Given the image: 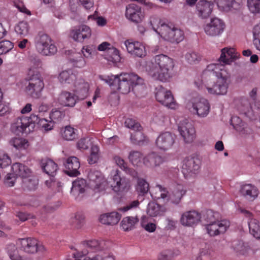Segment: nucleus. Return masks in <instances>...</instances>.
Segmentation results:
<instances>
[{
	"instance_id": "obj_1",
	"label": "nucleus",
	"mask_w": 260,
	"mask_h": 260,
	"mask_svg": "<svg viewBox=\"0 0 260 260\" xmlns=\"http://www.w3.org/2000/svg\"><path fill=\"white\" fill-rule=\"evenodd\" d=\"M230 76L225 65L212 63L203 72L201 81H195L194 84L199 89H207L210 94L223 95L227 92Z\"/></svg>"
},
{
	"instance_id": "obj_2",
	"label": "nucleus",
	"mask_w": 260,
	"mask_h": 260,
	"mask_svg": "<svg viewBox=\"0 0 260 260\" xmlns=\"http://www.w3.org/2000/svg\"><path fill=\"white\" fill-rule=\"evenodd\" d=\"M88 182L83 178H78L73 182L71 193L74 196L83 193L88 186L95 192H104L109 187L108 182L102 173L98 171L90 170L88 174Z\"/></svg>"
},
{
	"instance_id": "obj_3",
	"label": "nucleus",
	"mask_w": 260,
	"mask_h": 260,
	"mask_svg": "<svg viewBox=\"0 0 260 260\" xmlns=\"http://www.w3.org/2000/svg\"><path fill=\"white\" fill-rule=\"evenodd\" d=\"M174 66L173 59L161 54L154 57L147 72L154 80L166 82L172 77Z\"/></svg>"
},
{
	"instance_id": "obj_4",
	"label": "nucleus",
	"mask_w": 260,
	"mask_h": 260,
	"mask_svg": "<svg viewBox=\"0 0 260 260\" xmlns=\"http://www.w3.org/2000/svg\"><path fill=\"white\" fill-rule=\"evenodd\" d=\"M101 79L113 89H116L122 94L129 93L134 86L142 85L144 83V80L134 73H121L116 75L101 77Z\"/></svg>"
},
{
	"instance_id": "obj_5",
	"label": "nucleus",
	"mask_w": 260,
	"mask_h": 260,
	"mask_svg": "<svg viewBox=\"0 0 260 260\" xmlns=\"http://www.w3.org/2000/svg\"><path fill=\"white\" fill-rule=\"evenodd\" d=\"M150 193L154 200H162L164 202H170L173 204H178L186 194V189L182 184H177L174 186L171 192L169 193L166 187L160 185H156L151 189Z\"/></svg>"
},
{
	"instance_id": "obj_6",
	"label": "nucleus",
	"mask_w": 260,
	"mask_h": 260,
	"mask_svg": "<svg viewBox=\"0 0 260 260\" xmlns=\"http://www.w3.org/2000/svg\"><path fill=\"white\" fill-rule=\"evenodd\" d=\"M12 172L22 179V187L25 189H34L38 184V180L32 171L27 166L20 163H15L12 166Z\"/></svg>"
},
{
	"instance_id": "obj_7",
	"label": "nucleus",
	"mask_w": 260,
	"mask_h": 260,
	"mask_svg": "<svg viewBox=\"0 0 260 260\" xmlns=\"http://www.w3.org/2000/svg\"><path fill=\"white\" fill-rule=\"evenodd\" d=\"M38 116L32 114L29 117L21 116L17 118L12 124L11 131L16 135L28 134L34 131Z\"/></svg>"
},
{
	"instance_id": "obj_8",
	"label": "nucleus",
	"mask_w": 260,
	"mask_h": 260,
	"mask_svg": "<svg viewBox=\"0 0 260 260\" xmlns=\"http://www.w3.org/2000/svg\"><path fill=\"white\" fill-rule=\"evenodd\" d=\"M158 35L165 40L171 43H178L184 39L183 32L172 24L166 23L161 25Z\"/></svg>"
},
{
	"instance_id": "obj_9",
	"label": "nucleus",
	"mask_w": 260,
	"mask_h": 260,
	"mask_svg": "<svg viewBox=\"0 0 260 260\" xmlns=\"http://www.w3.org/2000/svg\"><path fill=\"white\" fill-rule=\"evenodd\" d=\"M201 161L197 157H187L183 162L182 172L186 179L194 177L200 169Z\"/></svg>"
},
{
	"instance_id": "obj_10",
	"label": "nucleus",
	"mask_w": 260,
	"mask_h": 260,
	"mask_svg": "<svg viewBox=\"0 0 260 260\" xmlns=\"http://www.w3.org/2000/svg\"><path fill=\"white\" fill-rule=\"evenodd\" d=\"M44 87V84L40 74L36 73L30 77L26 86V91L31 97L37 98L40 96Z\"/></svg>"
},
{
	"instance_id": "obj_11",
	"label": "nucleus",
	"mask_w": 260,
	"mask_h": 260,
	"mask_svg": "<svg viewBox=\"0 0 260 260\" xmlns=\"http://www.w3.org/2000/svg\"><path fill=\"white\" fill-rule=\"evenodd\" d=\"M120 172L116 170L111 178V187L114 191L123 192L127 191L130 188V182L128 179L120 176Z\"/></svg>"
},
{
	"instance_id": "obj_12",
	"label": "nucleus",
	"mask_w": 260,
	"mask_h": 260,
	"mask_svg": "<svg viewBox=\"0 0 260 260\" xmlns=\"http://www.w3.org/2000/svg\"><path fill=\"white\" fill-rule=\"evenodd\" d=\"M155 98L158 102L170 109H174L177 106L171 92L161 86L156 88Z\"/></svg>"
},
{
	"instance_id": "obj_13",
	"label": "nucleus",
	"mask_w": 260,
	"mask_h": 260,
	"mask_svg": "<svg viewBox=\"0 0 260 260\" xmlns=\"http://www.w3.org/2000/svg\"><path fill=\"white\" fill-rule=\"evenodd\" d=\"M225 27V23L221 19L214 17L211 19L210 22L204 26V29L208 36L215 37L220 36L223 32Z\"/></svg>"
},
{
	"instance_id": "obj_14",
	"label": "nucleus",
	"mask_w": 260,
	"mask_h": 260,
	"mask_svg": "<svg viewBox=\"0 0 260 260\" xmlns=\"http://www.w3.org/2000/svg\"><path fill=\"white\" fill-rule=\"evenodd\" d=\"M230 222L226 219L213 221L206 226L207 233L211 236H215L224 233L230 227Z\"/></svg>"
},
{
	"instance_id": "obj_15",
	"label": "nucleus",
	"mask_w": 260,
	"mask_h": 260,
	"mask_svg": "<svg viewBox=\"0 0 260 260\" xmlns=\"http://www.w3.org/2000/svg\"><path fill=\"white\" fill-rule=\"evenodd\" d=\"M178 131L186 143H192L196 138V131L193 125L186 119L178 125Z\"/></svg>"
},
{
	"instance_id": "obj_16",
	"label": "nucleus",
	"mask_w": 260,
	"mask_h": 260,
	"mask_svg": "<svg viewBox=\"0 0 260 260\" xmlns=\"http://www.w3.org/2000/svg\"><path fill=\"white\" fill-rule=\"evenodd\" d=\"M175 139V135L171 132L161 133L155 141L156 146L160 150L167 151L172 148Z\"/></svg>"
},
{
	"instance_id": "obj_17",
	"label": "nucleus",
	"mask_w": 260,
	"mask_h": 260,
	"mask_svg": "<svg viewBox=\"0 0 260 260\" xmlns=\"http://www.w3.org/2000/svg\"><path fill=\"white\" fill-rule=\"evenodd\" d=\"M19 243L20 249L28 254H34L44 249V246L39 244L38 241L34 238L21 239L19 240Z\"/></svg>"
},
{
	"instance_id": "obj_18",
	"label": "nucleus",
	"mask_w": 260,
	"mask_h": 260,
	"mask_svg": "<svg viewBox=\"0 0 260 260\" xmlns=\"http://www.w3.org/2000/svg\"><path fill=\"white\" fill-rule=\"evenodd\" d=\"M214 6L212 1L200 0L196 5V13L199 17L207 19L211 15Z\"/></svg>"
},
{
	"instance_id": "obj_19",
	"label": "nucleus",
	"mask_w": 260,
	"mask_h": 260,
	"mask_svg": "<svg viewBox=\"0 0 260 260\" xmlns=\"http://www.w3.org/2000/svg\"><path fill=\"white\" fill-rule=\"evenodd\" d=\"M35 46L37 51L42 55L49 54V35L41 32L36 38Z\"/></svg>"
},
{
	"instance_id": "obj_20",
	"label": "nucleus",
	"mask_w": 260,
	"mask_h": 260,
	"mask_svg": "<svg viewBox=\"0 0 260 260\" xmlns=\"http://www.w3.org/2000/svg\"><path fill=\"white\" fill-rule=\"evenodd\" d=\"M125 17L133 22L139 23L142 20L144 16L141 7L133 3L126 6Z\"/></svg>"
},
{
	"instance_id": "obj_21",
	"label": "nucleus",
	"mask_w": 260,
	"mask_h": 260,
	"mask_svg": "<svg viewBox=\"0 0 260 260\" xmlns=\"http://www.w3.org/2000/svg\"><path fill=\"white\" fill-rule=\"evenodd\" d=\"M124 45L127 52L133 56L143 57L145 55V47L139 42L127 40L124 42Z\"/></svg>"
},
{
	"instance_id": "obj_22",
	"label": "nucleus",
	"mask_w": 260,
	"mask_h": 260,
	"mask_svg": "<svg viewBox=\"0 0 260 260\" xmlns=\"http://www.w3.org/2000/svg\"><path fill=\"white\" fill-rule=\"evenodd\" d=\"M65 173L71 177H76L80 173L78 171L80 167L79 159L75 156H71L68 158L64 162Z\"/></svg>"
},
{
	"instance_id": "obj_23",
	"label": "nucleus",
	"mask_w": 260,
	"mask_h": 260,
	"mask_svg": "<svg viewBox=\"0 0 260 260\" xmlns=\"http://www.w3.org/2000/svg\"><path fill=\"white\" fill-rule=\"evenodd\" d=\"M202 218L201 213L192 210L184 212L181 217L180 222L185 226H192L197 224Z\"/></svg>"
},
{
	"instance_id": "obj_24",
	"label": "nucleus",
	"mask_w": 260,
	"mask_h": 260,
	"mask_svg": "<svg viewBox=\"0 0 260 260\" xmlns=\"http://www.w3.org/2000/svg\"><path fill=\"white\" fill-rule=\"evenodd\" d=\"M50 190L53 192H60L62 190L61 182L54 178L57 171L58 169L57 165L50 159Z\"/></svg>"
},
{
	"instance_id": "obj_25",
	"label": "nucleus",
	"mask_w": 260,
	"mask_h": 260,
	"mask_svg": "<svg viewBox=\"0 0 260 260\" xmlns=\"http://www.w3.org/2000/svg\"><path fill=\"white\" fill-rule=\"evenodd\" d=\"M241 212L249 218L248 226L250 233L256 239H260V223L256 219L253 218L252 214L244 209H240Z\"/></svg>"
},
{
	"instance_id": "obj_26",
	"label": "nucleus",
	"mask_w": 260,
	"mask_h": 260,
	"mask_svg": "<svg viewBox=\"0 0 260 260\" xmlns=\"http://www.w3.org/2000/svg\"><path fill=\"white\" fill-rule=\"evenodd\" d=\"M74 94L76 99L83 100L88 95L89 88V84L83 79H80L77 80L74 84Z\"/></svg>"
},
{
	"instance_id": "obj_27",
	"label": "nucleus",
	"mask_w": 260,
	"mask_h": 260,
	"mask_svg": "<svg viewBox=\"0 0 260 260\" xmlns=\"http://www.w3.org/2000/svg\"><path fill=\"white\" fill-rule=\"evenodd\" d=\"M239 192L246 199L252 201L258 196L259 193L257 188L251 184H245L240 186Z\"/></svg>"
},
{
	"instance_id": "obj_28",
	"label": "nucleus",
	"mask_w": 260,
	"mask_h": 260,
	"mask_svg": "<svg viewBox=\"0 0 260 260\" xmlns=\"http://www.w3.org/2000/svg\"><path fill=\"white\" fill-rule=\"evenodd\" d=\"M221 10L228 11L232 9L238 10L242 6V0H215Z\"/></svg>"
},
{
	"instance_id": "obj_29",
	"label": "nucleus",
	"mask_w": 260,
	"mask_h": 260,
	"mask_svg": "<svg viewBox=\"0 0 260 260\" xmlns=\"http://www.w3.org/2000/svg\"><path fill=\"white\" fill-rule=\"evenodd\" d=\"M193 110L200 117H206L209 112L210 105L206 99H201L192 105Z\"/></svg>"
},
{
	"instance_id": "obj_30",
	"label": "nucleus",
	"mask_w": 260,
	"mask_h": 260,
	"mask_svg": "<svg viewBox=\"0 0 260 260\" xmlns=\"http://www.w3.org/2000/svg\"><path fill=\"white\" fill-rule=\"evenodd\" d=\"M91 29L87 25H82L73 29L71 35L73 39L77 41L82 42L91 36Z\"/></svg>"
},
{
	"instance_id": "obj_31",
	"label": "nucleus",
	"mask_w": 260,
	"mask_h": 260,
	"mask_svg": "<svg viewBox=\"0 0 260 260\" xmlns=\"http://www.w3.org/2000/svg\"><path fill=\"white\" fill-rule=\"evenodd\" d=\"M231 124L242 136L246 137L252 133V129L248 127L247 124L237 116H233L231 118Z\"/></svg>"
},
{
	"instance_id": "obj_32",
	"label": "nucleus",
	"mask_w": 260,
	"mask_h": 260,
	"mask_svg": "<svg viewBox=\"0 0 260 260\" xmlns=\"http://www.w3.org/2000/svg\"><path fill=\"white\" fill-rule=\"evenodd\" d=\"M221 53L219 58L220 62L230 64L237 58V54L233 48L225 47L221 49Z\"/></svg>"
},
{
	"instance_id": "obj_33",
	"label": "nucleus",
	"mask_w": 260,
	"mask_h": 260,
	"mask_svg": "<svg viewBox=\"0 0 260 260\" xmlns=\"http://www.w3.org/2000/svg\"><path fill=\"white\" fill-rule=\"evenodd\" d=\"M58 101L64 106L73 107L76 103V98L74 94L63 91L59 95Z\"/></svg>"
},
{
	"instance_id": "obj_34",
	"label": "nucleus",
	"mask_w": 260,
	"mask_h": 260,
	"mask_svg": "<svg viewBox=\"0 0 260 260\" xmlns=\"http://www.w3.org/2000/svg\"><path fill=\"white\" fill-rule=\"evenodd\" d=\"M121 218V215L117 212H112L101 215L100 221L105 224L114 225L117 224Z\"/></svg>"
},
{
	"instance_id": "obj_35",
	"label": "nucleus",
	"mask_w": 260,
	"mask_h": 260,
	"mask_svg": "<svg viewBox=\"0 0 260 260\" xmlns=\"http://www.w3.org/2000/svg\"><path fill=\"white\" fill-rule=\"evenodd\" d=\"M164 161V158L157 153L152 152L143 158V164L148 167L159 166Z\"/></svg>"
},
{
	"instance_id": "obj_36",
	"label": "nucleus",
	"mask_w": 260,
	"mask_h": 260,
	"mask_svg": "<svg viewBox=\"0 0 260 260\" xmlns=\"http://www.w3.org/2000/svg\"><path fill=\"white\" fill-rule=\"evenodd\" d=\"M76 74L71 69L63 71L58 77L61 83L68 84H74L76 81Z\"/></svg>"
},
{
	"instance_id": "obj_37",
	"label": "nucleus",
	"mask_w": 260,
	"mask_h": 260,
	"mask_svg": "<svg viewBox=\"0 0 260 260\" xmlns=\"http://www.w3.org/2000/svg\"><path fill=\"white\" fill-rule=\"evenodd\" d=\"M10 144L19 151L26 150L29 146L28 141L22 138H13L11 139L10 141Z\"/></svg>"
},
{
	"instance_id": "obj_38",
	"label": "nucleus",
	"mask_w": 260,
	"mask_h": 260,
	"mask_svg": "<svg viewBox=\"0 0 260 260\" xmlns=\"http://www.w3.org/2000/svg\"><path fill=\"white\" fill-rule=\"evenodd\" d=\"M164 212V207L152 202L148 204L147 208V214L152 217L161 215Z\"/></svg>"
},
{
	"instance_id": "obj_39",
	"label": "nucleus",
	"mask_w": 260,
	"mask_h": 260,
	"mask_svg": "<svg viewBox=\"0 0 260 260\" xmlns=\"http://www.w3.org/2000/svg\"><path fill=\"white\" fill-rule=\"evenodd\" d=\"M139 221V219L137 216H127L124 217L121 222V226L125 231H127L133 229L135 225Z\"/></svg>"
},
{
	"instance_id": "obj_40",
	"label": "nucleus",
	"mask_w": 260,
	"mask_h": 260,
	"mask_svg": "<svg viewBox=\"0 0 260 260\" xmlns=\"http://www.w3.org/2000/svg\"><path fill=\"white\" fill-rule=\"evenodd\" d=\"M5 250L11 260H23L22 256L19 254L17 248L14 244L8 245Z\"/></svg>"
},
{
	"instance_id": "obj_41",
	"label": "nucleus",
	"mask_w": 260,
	"mask_h": 260,
	"mask_svg": "<svg viewBox=\"0 0 260 260\" xmlns=\"http://www.w3.org/2000/svg\"><path fill=\"white\" fill-rule=\"evenodd\" d=\"M106 59L108 61L113 63L120 62L121 56L119 51L115 47L109 48L107 51Z\"/></svg>"
},
{
	"instance_id": "obj_42",
	"label": "nucleus",
	"mask_w": 260,
	"mask_h": 260,
	"mask_svg": "<svg viewBox=\"0 0 260 260\" xmlns=\"http://www.w3.org/2000/svg\"><path fill=\"white\" fill-rule=\"evenodd\" d=\"M145 137L143 133V127L142 126L131 133V140L134 144L140 145L141 143L145 140Z\"/></svg>"
},
{
	"instance_id": "obj_43",
	"label": "nucleus",
	"mask_w": 260,
	"mask_h": 260,
	"mask_svg": "<svg viewBox=\"0 0 260 260\" xmlns=\"http://www.w3.org/2000/svg\"><path fill=\"white\" fill-rule=\"evenodd\" d=\"M130 162L136 166H140L143 163V158L142 154L138 151H132L130 152L128 156Z\"/></svg>"
},
{
	"instance_id": "obj_44",
	"label": "nucleus",
	"mask_w": 260,
	"mask_h": 260,
	"mask_svg": "<svg viewBox=\"0 0 260 260\" xmlns=\"http://www.w3.org/2000/svg\"><path fill=\"white\" fill-rule=\"evenodd\" d=\"M148 23L150 26L158 34L159 32V29H160L161 25L163 24H166L156 15L151 16L149 19Z\"/></svg>"
},
{
	"instance_id": "obj_45",
	"label": "nucleus",
	"mask_w": 260,
	"mask_h": 260,
	"mask_svg": "<svg viewBox=\"0 0 260 260\" xmlns=\"http://www.w3.org/2000/svg\"><path fill=\"white\" fill-rule=\"evenodd\" d=\"M85 217L81 213H76L74 216L71 219V224L75 229H80L84 223Z\"/></svg>"
},
{
	"instance_id": "obj_46",
	"label": "nucleus",
	"mask_w": 260,
	"mask_h": 260,
	"mask_svg": "<svg viewBox=\"0 0 260 260\" xmlns=\"http://www.w3.org/2000/svg\"><path fill=\"white\" fill-rule=\"evenodd\" d=\"M29 29L28 24L24 21L20 22L15 27V31L16 34L22 37L27 36L29 32Z\"/></svg>"
},
{
	"instance_id": "obj_47",
	"label": "nucleus",
	"mask_w": 260,
	"mask_h": 260,
	"mask_svg": "<svg viewBox=\"0 0 260 260\" xmlns=\"http://www.w3.org/2000/svg\"><path fill=\"white\" fill-rule=\"evenodd\" d=\"M77 129L71 126H67L62 134V137L67 141H72L77 137Z\"/></svg>"
},
{
	"instance_id": "obj_48",
	"label": "nucleus",
	"mask_w": 260,
	"mask_h": 260,
	"mask_svg": "<svg viewBox=\"0 0 260 260\" xmlns=\"http://www.w3.org/2000/svg\"><path fill=\"white\" fill-rule=\"evenodd\" d=\"M149 185L148 183L144 179L138 178L136 190L140 194L144 195L148 191Z\"/></svg>"
},
{
	"instance_id": "obj_49",
	"label": "nucleus",
	"mask_w": 260,
	"mask_h": 260,
	"mask_svg": "<svg viewBox=\"0 0 260 260\" xmlns=\"http://www.w3.org/2000/svg\"><path fill=\"white\" fill-rule=\"evenodd\" d=\"M87 246L93 249L98 251H103L105 249L106 242L104 241H98L97 240H91L87 242Z\"/></svg>"
},
{
	"instance_id": "obj_50",
	"label": "nucleus",
	"mask_w": 260,
	"mask_h": 260,
	"mask_svg": "<svg viewBox=\"0 0 260 260\" xmlns=\"http://www.w3.org/2000/svg\"><path fill=\"white\" fill-rule=\"evenodd\" d=\"M252 102V103H250L247 100H244L242 102L243 104L245 106V107L243 109V112L245 114L249 113L250 111V110L252 111L253 109H260L259 101L255 100V101H253Z\"/></svg>"
},
{
	"instance_id": "obj_51",
	"label": "nucleus",
	"mask_w": 260,
	"mask_h": 260,
	"mask_svg": "<svg viewBox=\"0 0 260 260\" xmlns=\"http://www.w3.org/2000/svg\"><path fill=\"white\" fill-rule=\"evenodd\" d=\"M186 61L190 64L198 63L201 59V57L195 52H187L185 55Z\"/></svg>"
},
{
	"instance_id": "obj_52",
	"label": "nucleus",
	"mask_w": 260,
	"mask_h": 260,
	"mask_svg": "<svg viewBox=\"0 0 260 260\" xmlns=\"http://www.w3.org/2000/svg\"><path fill=\"white\" fill-rule=\"evenodd\" d=\"M247 6L251 13H260V0H247Z\"/></svg>"
},
{
	"instance_id": "obj_53",
	"label": "nucleus",
	"mask_w": 260,
	"mask_h": 260,
	"mask_svg": "<svg viewBox=\"0 0 260 260\" xmlns=\"http://www.w3.org/2000/svg\"><path fill=\"white\" fill-rule=\"evenodd\" d=\"M14 47L13 44L9 41H3L0 42V55L6 54Z\"/></svg>"
},
{
	"instance_id": "obj_54",
	"label": "nucleus",
	"mask_w": 260,
	"mask_h": 260,
	"mask_svg": "<svg viewBox=\"0 0 260 260\" xmlns=\"http://www.w3.org/2000/svg\"><path fill=\"white\" fill-rule=\"evenodd\" d=\"M90 145V140L88 137L81 138L76 144L77 148L80 150L87 149Z\"/></svg>"
},
{
	"instance_id": "obj_55",
	"label": "nucleus",
	"mask_w": 260,
	"mask_h": 260,
	"mask_svg": "<svg viewBox=\"0 0 260 260\" xmlns=\"http://www.w3.org/2000/svg\"><path fill=\"white\" fill-rule=\"evenodd\" d=\"M253 34L254 37V44L256 48L260 51V23L254 26Z\"/></svg>"
},
{
	"instance_id": "obj_56",
	"label": "nucleus",
	"mask_w": 260,
	"mask_h": 260,
	"mask_svg": "<svg viewBox=\"0 0 260 260\" xmlns=\"http://www.w3.org/2000/svg\"><path fill=\"white\" fill-rule=\"evenodd\" d=\"M125 126L133 131H135L137 128H140L142 126L136 120L133 118H127L124 122Z\"/></svg>"
},
{
	"instance_id": "obj_57",
	"label": "nucleus",
	"mask_w": 260,
	"mask_h": 260,
	"mask_svg": "<svg viewBox=\"0 0 260 260\" xmlns=\"http://www.w3.org/2000/svg\"><path fill=\"white\" fill-rule=\"evenodd\" d=\"M11 163L10 157L3 152H0V168H4Z\"/></svg>"
},
{
	"instance_id": "obj_58",
	"label": "nucleus",
	"mask_w": 260,
	"mask_h": 260,
	"mask_svg": "<svg viewBox=\"0 0 260 260\" xmlns=\"http://www.w3.org/2000/svg\"><path fill=\"white\" fill-rule=\"evenodd\" d=\"M113 159L116 165L122 170H124L126 173H128L129 172V169L127 167V164L123 158L118 155H116L113 157Z\"/></svg>"
},
{
	"instance_id": "obj_59",
	"label": "nucleus",
	"mask_w": 260,
	"mask_h": 260,
	"mask_svg": "<svg viewBox=\"0 0 260 260\" xmlns=\"http://www.w3.org/2000/svg\"><path fill=\"white\" fill-rule=\"evenodd\" d=\"M82 51L85 57H89L95 54L96 52V47L94 45H88L83 47Z\"/></svg>"
},
{
	"instance_id": "obj_60",
	"label": "nucleus",
	"mask_w": 260,
	"mask_h": 260,
	"mask_svg": "<svg viewBox=\"0 0 260 260\" xmlns=\"http://www.w3.org/2000/svg\"><path fill=\"white\" fill-rule=\"evenodd\" d=\"M16 182V176L13 173H9L5 177V185L8 187H12Z\"/></svg>"
},
{
	"instance_id": "obj_61",
	"label": "nucleus",
	"mask_w": 260,
	"mask_h": 260,
	"mask_svg": "<svg viewBox=\"0 0 260 260\" xmlns=\"http://www.w3.org/2000/svg\"><path fill=\"white\" fill-rule=\"evenodd\" d=\"M233 246L237 252L241 254H244L247 251V248L242 241H238L233 243Z\"/></svg>"
},
{
	"instance_id": "obj_62",
	"label": "nucleus",
	"mask_w": 260,
	"mask_h": 260,
	"mask_svg": "<svg viewBox=\"0 0 260 260\" xmlns=\"http://www.w3.org/2000/svg\"><path fill=\"white\" fill-rule=\"evenodd\" d=\"M146 219L145 217H143L141 220V225L143 228L145 229V230L149 232H153L156 230V224L151 223H146L145 220Z\"/></svg>"
},
{
	"instance_id": "obj_63",
	"label": "nucleus",
	"mask_w": 260,
	"mask_h": 260,
	"mask_svg": "<svg viewBox=\"0 0 260 260\" xmlns=\"http://www.w3.org/2000/svg\"><path fill=\"white\" fill-rule=\"evenodd\" d=\"M88 19H93L96 20V23L99 26H104L106 24V20L102 17L98 16V13L95 11L93 15L88 16Z\"/></svg>"
},
{
	"instance_id": "obj_64",
	"label": "nucleus",
	"mask_w": 260,
	"mask_h": 260,
	"mask_svg": "<svg viewBox=\"0 0 260 260\" xmlns=\"http://www.w3.org/2000/svg\"><path fill=\"white\" fill-rule=\"evenodd\" d=\"M202 218L209 223L214 221V212L211 210H207L203 213Z\"/></svg>"
}]
</instances>
